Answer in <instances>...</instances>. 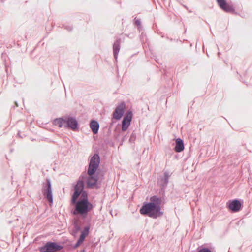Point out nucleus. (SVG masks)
I'll return each instance as SVG.
<instances>
[{
	"label": "nucleus",
	"mask_w": 252,
	"mask_h": 252,
	"mask_svg": "<svg viewBox=\"0 0 252 252\" xmlns=\"http://www.w3.org/2000/svg\"><path fill=\"white\" fill-rule=\"evenodd\" d=\"M219 6L226 12H232L234 10L233 7L227 3L225 0H216Z\"/></svg>",
	"instance_id": "9"
},
{
	"label": "nucleus",
	"mask_w": 252,
	"mask_h": 252,
	"mask_svg": "<svg viewBox=\"0 0 252 252\" xmlns=\"http://www.w3.org/2000/svg\"><path fill=\"white\" fill-rule=\"evenodd\" d=\"M89 227H87L82 232L79 240H78L75 246H74L75 248H76L78 247H79L83 242L84 240H85V238L88 236L89 234Z\"/></svg>",
	"instance_id": "12"
},
{
	"label": "nucleus",
	"mask_w": 252,
	"mask_h": 252,
	"mask_svg": "<svg viewBox=\"0 0 252 252\" xmlns=\"http://www.w3.org/2000/svg\"><path fill=\"white\" fill-rule=\"evenodd\" d=\"M126 108L124 102L119 105L113 113V118L117 120H120L123 116Z\"/></svg>",
	"instance_id": "6"
},
{
	"label": "nucleus",
	"mask_w": 252,
	"mask_h": 252,
	"mask_svg": "<svg viewBox=\"0 0 252 252\" xmlns=\"http://www.w3.org/2000/svg\"><path fill=\"white\" fill-rule=\"evenodd\" d=\"M47 188L46 189L43 190V193L45 196H46L48 201L52 203L53 202L52 194L51 185L49 180L47 179Z\"/></svg>",
	"instance_id": "8"
},
{
	"label": "nucleus",
	"mask_w": 252,
	"mask_h": 252,
	"mask_svg": "<svg viewBox=\"0 0 252 252\" xmlns=\"http://www.w3.org/2000/svg\"><path fill=\"white\" fill-rule=\"evenodd\" d=\"M184 149L183 141L180 138H178L176 140V146L175 151L176 152H181Z\"/></svg>",
	"instance_id": "14"
},
{
	"label": "nucleus",
	"mask_w": 252,
	"mask_h": 252,
	"mask_svg": "<svg viewBox=\"0 0 252 252\" xmlns=\"http://www.w3.org/2000/svg\"><path fill=\"white\" fill-rule=\"evenodd\" d=\"M100 162V158L98 154H94L91 158L88 170V174H94Z\"/></svg>",
	"instance_id": "3"
},
{
	"label": "nucleus",
	"mask_w": 252,
	"mask_h": 252,
	"mask_svg": "<svg viewBox=\"0 0 252 252\" xmlns=\"http://www.w3.org/2000/svg\"><path fill=\"white\" fill-rule=\"evenodd\" d=\"M93 208V205L88 201L86 192H83L79 200L76 203L73 214H79L83 217H86L88 213L92 210Z\"/></svg>",
	"instance_id": "2"
},
{
	"label": "nucleus",
	"mask_w": 252,
	"mask_h": 252,
	"mask_svg": "<svg viewBox=\"0 0 252 252\" xmlns=\"http://www.w3.org/2000/svg\"><path fill=\"white\" fill-rule=\"evenodd\" d=\"M65 119L62 118L56 119L54 121V124L59 127H65Z\"/></svg>",
	"instance_id": "16"
},
{
	"label": "nucleus",
	"mask_w": 252,
	"mask_h": 252,
	"mask_svg": "<svg viewBox=\"0 0 252 252\" xmlns=\"http://www.w3.org/2000/svg\"><path fill=\"white\" fill-rule=\"evenodd\" d=\"M88 175V177L87 178V184L89 187L92 188L96 184L97 181V178L94 175V174H92L91 175L89 174Z\"/></svg>",
	"instance_id": "13"
},
{
	"label": "nucleus",
	"mask_w": 252,
	"mask_h": 252,
	"mask_svg": "<svg viewBox=\"0 0 252 252\" xmlns=\"http://www.w3.org/2000/svg\"><path fill=\"white\" fill-rule=\"evenodd\" d=\"M63 249L62 246L58 245L54 242H48L46 245L40 248L42 252H55Z\"/></svg>",
	"instance_id": "4"
},
{
	"label": "nucleus",
	"mask_w": 252,
	"mask_h": 252,
	"mask_svg": "<svg viewBox=\"0 0 252 252\" xmlns=\"http://www.w3.org/2000/svg\"><path fill=\"white\" fill-rule=\"evenodd\" d=\"M228 208L232 212H237L239 211L241 207V204L239 200H234L228 203Z\"/></svg>",
	"instance_id": "10"
},
{
	"label": "nucleus",
	"mask_w": 252,
	"mask_h": 252,
	"mask_svg": "<svg viewBox=\"0 0 252 252\" xmlns=\"http://www.w3.org/2000/svg\"><path fill=\"white\" fill-rule=\"evenodd\" d=\"M150 200L151 202L143 204L140 209V213L151 218H157L162 214L160 211L161 200L157 196H154L150 198Z\"/></svg>",
	"instance_id": "1"
},
{
	"label": "nucleus",
	"mask_w": 252,
	"mask_h": 252,
	"mask_svg": "<svg viewBox=\"0 0 252 252\" xmlns=\"http://www.w3.org/2000/svg\"><path fill=\"white\" fill-rule=\"evenodd\" d=\"M120 50V46L118 42L115 43L113 45V52L114 56L116 58V56Z\"/></svg>",
	"instance_id": "17"
},
{
	"label": "nucleus",
	"mask_w": 252,
	"mask_h": 252,
	"mask_svg": "<svg viewBox=\"0 0 252 252\" xmlns=\"http://www.w3.org/2000/svg\"><path fill=\"white\" fill-rule=\"evenodd\" d=\"M65 127H69L73 130L75 129L78 125L77 121L73 118L68 117L65 118Z\"/></svg>",
	"instance_id": "11"
},
{
	"label": "nucleus",
	"mask_w": 252,
	"mask_h": 252,
	"mask_svg": "<svg viewBox=\"0 0 252 252\" xmlns=\"http://www.w3.org/2000/svg\"><path fill=\"white\" fill-rule=\"evenodd\" d=\"M99 126V124L96 121H91L90 123V127L94 134L97 133Z\"/></svg>",
	"instance_id": "15"
},
{
	"label": "nucleus",
	"mask_w": 252,
	"mask_h": 252,
	"mask_svg": "<svg viewBox=\"0 0 252 252\" xmlns=\"http://www.w3.org/2000/svg\"><path fill=\"white\" fill-rule=\"evenodd\" d=\"M198 252H211V250L208 248L201 249Z\"/></svg>",
	"instance_id": "18"
},
{
	"label": "nucleus",
	"mask_w": 252,
	"mask_h": 252,
	"mask_svg": "<svg viewBox=\"0 0 252 252\" xmlns=\"http://www.w3.org/2000/svg\"><path fill=\"white\" fill-rule=\"evenodd\" d=\"M132 114L131 112H128L122 121V130L123 131H126L130 124V122L132 119Z\"/></svg>",
	"instance_id": "7"
},
{
	"label": "nucleus",
	"mask_w": 252,
	"mask_h": 252,
	"mask_svg": "<svg viewBox=\"0 0 252 252\" xmlns=\"http://www.w3.org/2000/svg\"><path fill=\"white\" fill-rule=\"evenodd\" d=\"M84 184L83 180H79L74 187V193L72 198V203L74 204L80 194L83 192Z\"/></svg>",
	"instance_id": "5"
}]
</instances>
